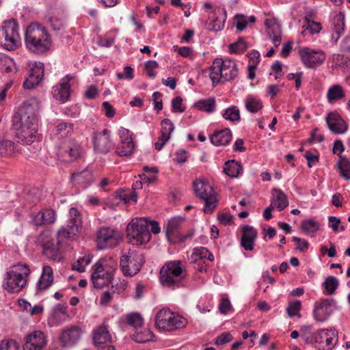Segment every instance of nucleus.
Instances as JSON below:
<instances>
[{
  "instance_id": "nucleus-1",
  "label": "nucleus",
  "mask_w": 350,
  "mask_h": 350,
  "mask_svg": "<svg viewBox=\"0 0 350 350\" xmlns=\"http://www.w3.org/2000/svg\"><path fill=\"white\" fill-rule=\"evenodd\" d=\"M27 48L33 53L41 55L47 52L52 44L51 36L45 27L37 23L28 26L25 38Z\"/></svg>"
},
{
  "instance_id": "nucleus-2",
  "label": "nucleus",
  "mask_w": 350,
  "mask_h": 350,
  "mask_svg": "<svg viewBox=\"0 0 350 350\" xmlns=\"http://www.w3.org/2000/svg\"><path fill=\"white\" fill-rule=\"evenodd\" d=\"M239 74L235 62L231 59H222L217 58L214 60L210 68V78L213 85L234 80Z\"/></svg>"
},
{
  "instance_id": "nucleus-3",
  "label": "nucleus",
  "mask_w": 350,
  "mask_h": 350,
  "mask_svg": "<svg viewBox=\"0 0 350 350\" xmlns=\"http://www.w3.org/2000/svg\"><path fill=\"white\" fill-rule=\"evenodd\" d=\"M126 236L129 243L133 245L147 243L151 238L147 218L137 217L131 219L126 227Z\"/></svg>"
},
{
  "instance_id": "nucleus-4",
  "label": "nucleus",
  "mask_w": 350,
  "mask_h": 350,
  "mask_svg": "<svg viewBox=\"0 0 350 350\" xmlns=\"http://www.w3.org/2000/svg\"><path fill=\"white\" fill-rule=\"evenodd\" d=\"M180 261L167 262L160 271V280L163 286L175 288L184 286L185 275Z\"/></svg>"
},
{
  "instance_id": "nucleus-5",
  "label": "nucleus",
  "mask_w": 350,
  "mask_h": 350,
  "mask_svg": "<svg viewBox=\"0 0 350 350\" xmlns=\"http://www.w3.org/2000/svg\"><path fill=\"white\" fill-rule=\"evenodd\" d=\"M195 195L205 202L204 212L211 213L217 204V194L208 180L204 178L196 179L193 183Z\"/></svg>"
},
{
  "instance_id": "nucleus-6",
  "label": "nucleus",
  "mask_w": 350,
  "mask_h": 350,
  "mask_svg": "<svg viewBox=\"0 0 350 350\" xmlns=\"http://www.w3.org/2000/svg\"><path fill=\"white\" fill-rule=\"evenodd\" d=\"M187 320L167 308L158 312L155 317L156 326L161 330L172 332L186 327Z\"/></svg>"
},
{
  "instance_id": "nucleus-7",
  "label": "nucleus",
  "mask_w": 350,
  "mask_h": 350,
  "mask_svg": "<svg viewBox=\"0 0 350 350\" xmlns=\"http://www.w3.org/2000/svg\"><path fill=\"white\" fill-rule=\"evenodd\" d=\"M16 269H10L5 274L3 286L9 293H18L26 285L27 280L23 275L27 276L30 269L26 264L18 265Z\"/></svg>"
},
{
  "instance_id": "nucleus-8",
  "label": "nucleus",
  "mask_w": 350,
  "mask_h": 350,
  "mask_svg": "<svg viewBox=\"0 0 350 350\" xmlns=\"http://www.w3.org/2000/svg\"><path fill=\"white\" fill-rule=\"evenodd\" d=\"M12 129L18 142L29 145L32 144L36 138L38 124L12 119Z\"/></svg>"
},
{
  "instance_id": "nucleus-9",
  "label": "nucleus",
  "mask_w": 350,
  "mask_h": 350,
  "mask_svg": "<svg viewBox=\"0 0 350 350\" xmlns=\"http://www.w3.org/2000/svg\"><path fill=\"white\" fill-rule=\"evenodd\" d=\"M82 219L79 211L72 207L69 211V219L66 226H63L57 232V244L64 239H71L76 237L81 228Z\"/></svg>"
},
{
  "instance_id": "nucleus-10",
  "label": "nucleus",
  "mask_w": 350,
  "mask_h": 350,
  "mask_svg": "<svg viewBox=\"0 0 350 350\" xmlns=\"http://www.w3.org/2000/svg\"><path fill=\"white\" fill-rule=\"evenodd\" d=\"M144 262L142 254L130 249L122 256L120 265L124 275L133 276L140 271Z\"/></svg>"
},
{
  "instance_id": "nucleus-11",
  "label": "nucleus",
  "mask_w": 350,
  "mask_h": 350,
  "mask_svg": "<svg viewBox=\"0 0 350 350\" xmlns=\"http://www.w3.org/2000/svg\"><path fill=\"white\" fill-rule=\"evenodd\" d=\"M18 29V25L14 20L4 22L2 28L0 29V36H2L0 44L5 49L14 51L19 46L20 36Z\"/></svg>"
},
{
  "instance_id": "nucleus-12",
  "label": "nucleus",
  "mask_w": 350,
  "mask_h": 350,
  "mask_svg": "<svg viewBox=\"0 0 350 350\" xmlns=\"http://www.w3.org/2000/svg\"><path fill=\"white\" fill-rule=\"evenodd\" d=\"M40 102L36 98H31L23 102L12 119L38 124V113Z\"/></svg>"
},
{
  "instance_id": "nucleus-13",
  "label": "nucleus",
  "mask_w": 350,
  "mask_h": 350,
  "mask_svg": "<svg viewBox=\"0 0 350 350\" xmlns=\"http://www.w3.org/2000/svg\"><path fill=\"white\" fill-rule=\"evenodd\" d=\"M81 152L80 145L76 141L69 139L63 142L58 146L57 156L62 161L70 162L79 158Z\"/></svg>"
},
{
  "instance_id": "nucleus-14",
  "label": "nucleus",
  "mask_w": 350,
  "mask_h": 350,
  "mask_svg": "<svg viewBox=\"0 0 350 350\" xmlns=\"http://www.w3.org/2000/svg\"><path fill=\"white\" fill-rule=\"evenodd\" d=\"M37 241L41 244L43 254L48 258L52 260H59L62 258L59 247L54 243L51 233L49 231L42 232L38 237Z\"/></svg>"
},
{
  "instance_id": "nucleus-15",
  "label": "nucleus",
  "mask_w": 350,
  "mask_h": 350,
  "mask_svg": "<svg viewBox=\"0 0 350 350\" xmlns=\"http://www.w3.org/2000/svg\"><path fill=\"white\" fill-rule=\"evenodd\" d=\"M98 245L100 249L114 247L120 243L122 236L120 232L109 227L101 228L98 232Z\"/></svg>"
},
{
  "instance_id": "nucleus-16",
  "label": "nucleus",
  "mask_w": 350,
  "mask_h": 350,
  "mask_svg": "<svg viewBox=\"0 0 350 350\" xmlns=\"http://www.w3.org/2000/svg\"><path fill=\"white\" fill-rule=\"evenodd\" d=\"M94 271L92 274V280L95 288H100L109 284L113 277V270L106 269L103 260L94 265Z\"/></svg>"
},
{
  "instance_id": "nucleus-17",
  "label": "nucleus",
  "mask_w": 350,
  "mask_h": 350,
  "mask_svg": "<svg viewBox=\"0 0 350 350\" xmlns=\"http://www.w3.org/2000/svg\"><path fill=\"white\" fill-rule=\"evenodd\" d=\"M336 330H320L314 336L317 348L319 350H331L336 343Z\"/></svg>"
},
{
  "instance_id": "nucleus-18",
  "label": "nucleus",
  "mask_w": 350,
  "mask_h": 350,
  "mask_svg": "<svg viewBox=\"0 0 350 350\" xmlns=\"http://www.w3.org/2000/svg\"><path fill=\"white\" fill-rule=\"evenodd\" d=\"M299 54L304 64L308 68H314L325 59V55L322 51L311 50L307 47L300 49Z\"/></svg>"
},
{
  "instance_id": "nucleus-19",
  "label": "nucleus",
  "mask_w": 350,
  "mask_h": 350,
  "mask_svg": "<svg viewBox=\"0 0 350 350\" xmlns=\"http://www.w3.org/2000/svg\"><path fill=\"white\" fill-rule=\"evenodd\" d=\"M120 142L116 148V153L120 156H129L134 152L135 145L131 135L128 129H121L119 130Z\"/></svg>"
},
{
  "instance_id": "nucleus-20",
  "label": "nucleus",
  "mask_w": 350,
  "mask_h": 350,
  "mask_svg": "<svg viewBox=\"0 0 350 350\" xmlns=\"http://www.w3.org/2000/svg\"><path fill=\"white\" fill-rule=\"evenodd\" d=\"M113 146V144L109 137L107 129H104L103 132L96 134L94 139V147L96 152L107 154Z\"/></svg>"
},
{
  "instance_id": "nucleus-21",
  "label": "nucleus",
  "mask_w": 350,
  "mask_h": 350,
  "mask_svg": "<svg viewBox=\"0 0 350 350\" xmlns=\"http://www.w3.org/2000/svg\"><path fill=\"white\" fill-rule=\"evenodd\" d=\"M92 339L94 345L98 348H104L112 341L108 328L104 323L93 330Z\"/></svg>"
},
{
  "instance_id": "nucleus-22",
  "label": "nucleus",
  "mask_w": 350,
  "mask_h": 350,
  "mask_svg": "<svg viewBox=\"0 0 350 350\" xmlns=\"http://www.w3.org/2000/svg\"><path fill=\"white\" fill-rule=\"evenodd\" d=\"M267 27V33L272 43L275 47H278L282 40L281 25L274 18H267L265 21Z\"/></svg>"
},
{
  "instance_id": "nucleus-23",
  "label": "nucleus",
  "mask_w": 350,
  "mask_h": 350,
  "mask_svg": "<svg viewBox=\"0 0 350 350\" xmlns=\"http://www.w3.org/2000/svg\"><path fill=\"white\" fill-rule=\"evenodd\" d=\"M71 79L72 77L67 75L53 88V97L62 103H66L70 98V86L69 81Z\"/></svg>"
},
{
  "instance_id": "nucleus-24",
  "label": "nucleus",
  "mask_w": 350,
  "mask_h": 350,
  "mask_svg": "<svg viewBox=\"0 0 350 350\" xmlns=\"http://www.w3.org/2000/svg\"><path fill=\"white\" fill-rule=\"evenodd\" d=\"M326 122L329 130L335 134L345 133L348 129V124L337 113H329Z\"/></svg>"
},
{
  "instance_id": "nucleus-25",
  "label": "nucleus",
  "mask_w": 350,
  "mask_h": 350,
  "mask_svg": "<svg viewBox=\"0 0 350 350\" xmlns=\"http://www.w3.org/2000/svg\"><path fill=\"white\" fill-rule=\"evenodd\" d=\"M46 345L45 337L41 331H34L27 335L23 350H42Z\"/></svg>"
},
{
  "instance_id": "nucleus-26",
  "label": "nucleus",
  "mask_w": 350,
  "mask_h": 350,
  "mask_svg": "<svg viewBox=\"0 0 350 350\" xmlns=\"http://www.w3.org/2000/svg\"><path fill=\"white\" fill-rule=\"evenodd\" d=\"M256 230L250 226H244L242 227V235L241 239V245L246 251H252L254 250V241L257 237Z\"/></svg>"
},
{
  "instance_id": "nucleus-27",
  "label": "nucleus",
  "mask_w": 350,
  "mask_h": 350,
  "mask_svg": "<svg viewBox=\"0 0 350 350\" xmlns=\"http://www.w3.org/2000/svg\"><path fill=\"white\" fill-rule=\"evenodd\" d=\"M211 21L207 24V29L213 31H221L224 27L226 21V13L224 10H215L212 15L208 17Z\"/></svg>"
},
{
  "instance_id": "nucleus-28",
  "label": "nucleus",
  "mask_w": 350,
  "mask_h": 350,
  "mask_svg": "<svg viewBox=\"0 0 350 350\" xmlns=\"http://www.w3.org/2000/svg\"><path fill=\"white\" fill-rule=\"evenodd\" d=\"M81 335V329L77 326H72L62 332L60 341L64 346H70L75 344L79 340Z\"/></svg>"
},
{
  "instance_id": "nucleus-29",
  "label": "nucleus",
  "mask_w": 350,
  "mask_h": 350,
  "mask_svg": "<svg viewBox=\"0 0 350 350\" xmlns=\"http://www.w3.org/2000/svg\"><path fill=\"white\" fill-rule=\"evenodd\" d=\"M53 282V273L50 266H44L42 273L37 283V288L40 291L47 289Z\"/></svg>"
},
{
  "instance_id": "nucleus-30",
  "label": "nucleus",
  "mask_w": 350,
  "mask_h": 350,
  "mask_svg": "<svg viewBox=\"0 0 350 350\" xmlns=\"http://www.w3.org/2000/svg\"><path fill=\"white\" fill-rule=\"evenodd\" d=\"M232 138V133L229 129L215 131L211 136V142L215 146H225L228 144Z\"/></svg>"
},
{
  "instance_id": "nucleus-31",
  "label": "nucleus",
  "mask_w": 350,
  "mask_h": 350,
  "mask_svg": "<svg viewBox=\"0 0 350 350\" xmlns=\"http://www.w3.org/2000/svg\"><path fill=\"white\" fill-rule=\"evenodd\" d=\"M55 220V212L52 209L39 211L33 217V222L36 226L52 224Z\"/></svg>"
},
{
  "instance_id": "nucleus-32",
  "label": "nucleus",
  "mask_w": 350,
  "mask_h": 350,
  "mask_svg": "<svg viewBox=\"0 0 350 350\" xmlns=\"http://www.w3.org/2000/svg\"><path fill=\"white\" fill-rule=\"evenodd\" d=\"M273 198L271 204L279 211L284 210L288 205V201L284 193L278 189L272 190Z\"/></svg>"
},
{
  "instance_id": "nucleus-33",
  "label": "nucleus",
  "mask_w": 350,
  "mask_h": 350,
  "mask_svg": "<svg viewBox=\"0 0 350 350\" xmlns=\"http://www.w3.org/2000/svg\"><path fill=\"white\" fill-rule=\"evenodd\" d=\"M72 180L86 187L93 181L92 172L89 169H84L81 171L77 170L72 174Z\"/></svg>"
},
{
  "instance_id": "nucleus-34",
  "label": "nucleus",
  "mask_w": 350,
  "mask_h": 350,
  "mask_svg": "<svg viewBox=\"0 0 350 350\" xmlns=\"http://www.w3.org/2000/svg\"><path fill=\"white\" fill-rule=\"evenodd\" d=\"M345 15L340 12L337 14L334 18V31L332 33L331 40L333 43H336L341 33L343 31L345 23Z\"/></svg>"
},
{
  "instance_id": "nucleus-35",
  "label": "nucleus",
  "mask_w": 350,
  "mask_h": 350,
  "mask_svg": "<svg viewBox=\"0 0 350 350\" xmlns=\"http://www.w3.org/2000/svg\"><path fill=\"white\" fill-rule=\"evenodd\" d=\"M224 172L232 178L238 177L243 172V167L241 163L234 160L226 162Z\"/></svg>"
},
{
  "instance_id": "nucleus-36",
  "label": "nucleus",
  "mask_w": 350,
  "mask_h": 350,
  "mask_svg": "<svg viewBox=\"0 0 350 350\" xmlns=\"http://www.w3.org/2000/svg\"><path fill=\"white\" fill-rule=\"evenodd\" d=\"M18 152L15 144L8 139L0 142V154L3 157H12Z\"/></svg>"
},
{
  "instance_id": "nucleus-37",
  "label": "nucleus",
  "mask_w": 350,
  "mask_h": 350,
  "mask_svg": "<svg viewBox=\"0 0 350 350\" xmlns=\"http://www.w3.org/2000/svg\"><path fill=\"white\" fill-rule=\"evenodd\" d=\"M73 133V125L68 122H61L57 125L53 131L54 135L62 139L70 135Z\"/></svg>"
},
{
  "instance_id": "nucleus-38",
  "label": "nucleus",
  "mask_w": 350,
  "mask_h": 350,
  "mask_svg": "<svg viewBox=\"0 0 350 350\" xmlns=\"http://www.w3.org/2000/svg\"><path fill=\"white\" fill-rule=\"evenodd\" d=\"M300 228L306 234L313 237L319 230V224L312 219H306L301 222Z\"/></svg>"
},
{
  "instance_id": "nucleus-39",
  "label": "nucleus",
  "mask_w": 350,
  "mask_h": 350,
  "mask_svg": "<svg viewBox=\"0 0 350 350\" xmlns=\"http://www.w3.org/2000/svg\"><path fill=\"white\" fill-rule=\"evenodd\" d=\"M195 107L200 111L211 113L215 109V99L211 97L208 99L200 100L195 103Z\"/></svg>"
},
{
  "instance_id": "nucleus-40",
  "label": "nucleus",
  "mask_w": 350,
  "mask_h": 350,
  "mask_svg": "<svg viewBox=\"0 0 350 350\" xmlns=\"http://www.w3.org/2000/svg\"><path fill=\"white\" fill-rule=\"evenodd\" d=\"M185 219L182 217L172 218L167 224L165 233L167 238L174 235L179 226L184 221Z\"/></svg>"
},
{
  "instance_id": "nucleus-41",
  "label": "nucleus",
  "mask_w": 350,
  "mask_h": 350,
  "mask_svg": "<svg viewBox=\"0 0 350 350\" xmlns=\"http://www.w3.org/2000/svg\"><path fill=\"white\" fill-rule=\"evenodd\" d=\"M153 337V333L149 329H144L142 332H135L131 336L132 339L138 343L151 341Z\"/></svg>"
},
{
  "instance_id": "nucleus-42",
  "label": "nucleus",
  "mask_w": 350,
  "mask_h": 350,
  "mask_svg": "<svg viewBox=\"0 0 350 350\" xmlns=\"http://www.w3.org/2000/svg\"><path fill=\"white\" fill-rule=\"evenodd\" d=\"M345 96L342 87L339 85L332 86L327 91V97L329 102L339 100Z\"/></svg>"
},
{
  "instance_id": "nucleus-43",
  "label": "nucleus",
  "mask_w": 350,
  "mask_h": 350,
  "mask_svg": "<svg viewBox=\"0 0 350 350\" xmlns=\"http://www.w3.org/2000/svg\"><path fill=\"white\" fill-rule=\"evenodd\" d=\"M338 167L340 172V175L347 180H350V161L347 158L340 156L338 162Z\"/></svg>"
},
{
  "instance_id": "nucleus-44",
  "label": "nucleus",
  "mask_w": 350,
  "mask_h": 350,
  "mask_svg": "<svg viewBox=\"0 0 350 350\" xmlns=\"http://www.w3.org/2000/svg\"><path fill=\"white\" fill-rule=\"evenodd\" d=\"M126 320L128 325L135 329L141 327L144 323V319L138 312H132L126 314Z\"/></svg>"
},
{
  "instance_id": "nucleus-45",
  "label": "nucleus",
  "mask_w": 350,
  "mask_h": 350,
  "mask_svg": "<svg viewBox=\"0 0 350 350\" xmlns=\"http://www.w3.org/2000/svg\"><path fill=\"white\" fill-rule=\"evenodd\" d=\"M49 23L52 29L55 31L57 35H62V31L66 26V23L63 18L52 16L49 18Z\"/></svg>"
},
{
  "instance_id": "nucleus-46",
  "label": "nucleus",
  "mask_w": 350,
  "mask_h": 350,
  "mask_svg": "<svg viewBox=\"0 0 350 350\" xmlns=\"http://www.w3.org/2000/svg\"><path fill=\"white\" fill-rule=\"evenodd\" d=\"M325 291L329 294H333L336 289L338 288L339 283L336 278L334 276H328L326 278L325 282L323 284Z\"/></svg>"
},
{
  "instance_id": "nucleus-47",
  "label": "nucleus",
  "mask_w": 350,
  "mask_h": 350,
  "mask_svg": "<svg viewBox=\"0 0 350 350\" xmlns=\"http://www.w3.org/2000/svg\"><path fill=\"white\" fill-rule=\"evenodd\" d=\"M235 18L237 20L236 27L239 31H243L247 27L249 23H254L256 21V18L254 16L245 18L243 15H236Z\"/></svg>"
},
{
  "instance_id": "nucleus-48",
  "label": "nucleus",
  "mask_w": 350,
  "mask_h": 350,
  "mask_svg": "<svg viewBox=\"0 0 350 350\" xmlns=\"http://www.w3.org/2000/svg\"><path fill=\"white\" fill-rule=\"evenodd\" d=\"M92 258V255L88 254V256L79 258L77 262L72 265V269L79 272H83L85 267L90 263Z\"/></svg>"
},
{
  "instance_id": "nucleus-49",
  "label": "nucleus",
  "mask_w": 350,
  "mask_h": 350,
  "mask_svg": "<svg viewBox=\"0 0 350 350\" xmlns=\"http://www.w3.org/2000/svg\"><path fill=\"white\" fill-rule=\"evenodd\" d=\"M161 137L167 138L170 139V135L174 129V124L169 119H164L161 122Z\"/></svg>"
},
{
  "instance_id": "nucleus-50",
  "label": "nucleus",
  "mask_w": 350,
  "mask_h": 350,
  "mask_svg": "<svg viewBox=\"0 0 350 350\" xmlns=\"http://www.w3.org/2000/svg\"><path fill=\"white\" fill-rule=\"evenodd\" d=\"M206 254H208V250L203 247L195 248L191 255L190 260L193 263L198 260L206 258Z\"/></svg>"
},
{
  "instance_id": "nucleus-51",
  "label": "nucleus",
  "mask_w": 350,
  "mask_h": 350,
  "mask_svg": "<svg viewBox=\"0 0 350 350\" xmlns=\"http://www.w3.org/2000/svg\"><path fill=\"white\" fill-rule=\"evenodd\" d=\"M223 117L226 120L232 122L238 121L240 119L239 110L235 106L229 107L225 110V112L223 114Z\"/></svg>"
},
{
  "instance_id": "nucleus-52",
  "label": "nucleus",
  "mask_w": 350,
  "mask_h": 350,
  "mask_svg": "<svg viewBox=\"0 0 350 350\" xmlns=\"http://www.w3.org/2000/svg\"><path fill=\"white\" fill-rule=\"evenodd\" d=\"M245 107L249 111L256 113L262 109V105L254 98H248L245 101Z\"/></svg>"
},
{
  "instance_id": "nucleus-53",
  "label": "nucleus",
  "mask_w": 350,
  "mask_h": 350,
  "mask_svg": "<svg viewBox=\"0 0 350 350\" xmlns=\"http://www.w3.org/2000/svg\"><path fill=\"white\" fill-rule=\"evenodd\" d=\"M247 49L245 42L240 38L237 42H234L230 45V51L234 53H241Z\"/></svg>"
},
{
  "instance_id": "nucleus-54",
  "label": "nucleus",
  "mask_w": 350,
  "mask_h": 350,
  "mask_svg": "<svg viewBox=\"0 0 350 350\" xmlns=\"http://www.w3.org/2000/svg\"><path fill=\"white\" fill-rule=\"evenodd\" d=\"M29 74L42 79L44 77V64L42 62H34L31 66Z\"/></svg>"
},
{
  "instance_id": "nucleus-55",
  "label": "nucleus",
  "mask_w": 350,
  "mask_h": 350,
  "mask_svg": "<svg viewBox=\"0 0 350 350\" xmlns=\"http://www.w3.org/2000/svg\"><path fill=\"white\" fill-rule=\"evenodd\" d=\"M301 304L300 301H295L294 302L291 303L288 308H286V311L289 317H293L294 316L301 317L299 312L301 310Z\"/></svg>"
},
{
  "instance_id": "nucleus-56",
  "label": "nucleus",
  "mask_w": 350,
  "mask_h": 350,
  "mask_svg": "<svg viewBox=\"0 0 350 350\" xmlns=\"http://www.w3.org/2000/svg\"><path fill=\"white\" fill-rule=\"evenodd\" d=\"M41 79L34 77L33 75L29 74L28 77L23 83V87L25 89L30 90L37 86L40 81Z\"/></svg>"
},
{
  "instance_id": "nucleus-57",
  "label": "nucleus",
  "mask_w": 350,
  "mask_h": 350,
  "mask_svg": "<svg viewBox=\"0 0 350 350\" xmlns=\"http://www.w3.org/2000/svg\"><path fill=\"white\" fill-rule=\"evenodd\" d=\"M18 344L14 340H3L0 342V350H18Z\"/></svg>"
},
{
  "instance_id": "nucleus-58",
  "label": "nucleus",
  "mask_w": 350,
  "mask_h": 350,
  "mask_svg": "<svg viewBox=\"0 0 350 350\" xmlns=\"http://www.w3.org/2000/svg\"><path fill=\"white\" fill-rule=\"evenodd\" d=\"M292 240L293 242L296 243V250L301 252H306L309 248V243L303 239H301L297 237H293L292 238Z\"/></svg>"
},
{
  "instance_id": "nucleus-59",
  "label": "nucleus",
  "mask_w": 350,
  "mask_h": 350,
  "mask_svg": "<svg viewBox=\"0 0 350 350\" xmlns=\"http://www.w3.org/2000/svg\"><path fill=\"white\" fill-rule=\"evenodd\" d=\"M233 339V336L229 332H225L215 338V344L216 345H224L228 342H230Z\"/></svg>"
},
{
  "instance_id": "nucleus-60",
  "label": "nucleus",
  "mask_w": 350,
  "mask_h": 350,
  "mask_svg": "<svg viewBox=\"0 0 350 350\" xmlns=\"http://www.w3.org/2000/svg\"><path fill=\"white\" fill-rule=\"evenodd\" d=\"M159 66L158 63L154 60H149L145 64V70L149 77L153 78L156 76V72L153 71L154 69Z\"/></svg>"
},
{
  "instance_id": "nucleus-61",
  "label": "nucleus",
  "mask_w": 350,
  "mask_h": 350,
  "mask_svg": "<svg viewBox=\"0 0 350 350\" xmlns=\"http://www.w3.org/2000/svg\"><path fill=\"white\" fill-rule=\"evenodd\" d=\"M173 159L177 163H185L187 160V151L185 150H180L177 151L175 153L174 158Z\"/></svg>"
},
{
  "instance_id": "nucleus-62",
  "label": "nucleus",
  "mask_w": 350,
  "mask_h": 350,
  "mask_svg": "<svg viewBox=\"0 0 350 350\" xmlns=\"http://www.w3.org/2000/svg\"><path fill=\"white\" fill-rule=\"evenodd\" d=\"M307 21V24L306 25L307 27V29L310 31L311 33H318L321 29V25L319 23L314 22L313 21H310L306 18Z\"/></svg>"
},
{
  "instance_id": "nucleus-63",
  "label": "nucleus",
  "mask_w": 350,
  "mask_h": 350,
  "mask_svg": "<svg viewBox=\"0 0 350 350\" xmlns=\"http://www.w3.org/2000/svg\"><path fill=\"white\" fill-rule=\"evenodd\" d=\"M219 312L223 314H227L231 310V304L228 299H222L219 305Z\"/></svg>"
},
{
  "instance_id": "nucleus-64",
  "label": "nucleus",
  "mask_w": 350,
  "mask_h": 350,
  "mask_svg": "<svg viewBox=\"0 0 350 350\" xmlns=\"http://www.w3.org/2000/svg\"><path fill=\"white\" fill-rule=\"evenodd\" d=\"M183 99L180 96H176L172 101L173 111L175 112L183 113L185 108L182 107Z\"/></svg>"
}]
</instances>
